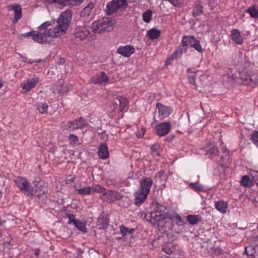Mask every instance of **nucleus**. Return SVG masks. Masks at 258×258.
Wrapping results in <instances>:
<instances>
[{
	"label": "nucleus",
	"mask_w": 258,
	"mask_h": 258,
	"mask_svg": "<svg viewBox=\"0 0 258 258\" xmlns=\"http://www.w3.org/2000/svg\"><path fill=\"white\" fill-rule=\"evenodd\" d=\"M152 184V180L149 177H145L141 180L139 189L134 194L136 205L140 206L145 201Z\"/></svg>",
	"instance_id": "obj_3"
},
{
	"label": "nucleus",
	"mask_w": 258,
	"mask_h": 258,
	"mask_svg": "<svg viewBox=\"0 0 258 258\" xmlns=\"http://www.w3.org/2000/svg\"><path fill=\"white\" fill-rule=\"evenodd\" d=\"M77 194L85 196L92 194L94 192L101 193L104 191V188L100 185L96 184L92 187H85L83 188L76 189Z\"/></svg>",
	"instance_id": "obj_9"
},
{
	"label": "nucleus",
	"mask_w": 258,
	"mask_h": 258,
	"mask_svg": "<svg viewBox=\"0 0 258 258\" xmlns=\"http://www.w3.org/2000/svg\"><path fill=\"white\" fill-rule=\"evenodd\" d=\"M69 128L72 131L78 129H82L84 127L88 125L87 120L82 118L80 117L78 119H75L72 121L68 122Z\"/></svg>",
	"instance_id": "obj_12"
},
{
	"label": "nucleus",
	"mask_w": 258,
	"mask_h": 258,
	"mask_svg": "<svg viewBox=\"0 0 258 258\" xmlns=\"http://www.w3.org/2000/svg\"><path fill=\"white\" fill-rule=\"evenodd\" d=\"M160 146L158 144H155L151 147L152 153L153 155H159L158 151L159 149Z\"/></svg>",
	"instance_id": "obj_45"
},
{
	"label": "nucleus",
	"mask_w": 258,
	"mask_h": 258,
	"mask_svg": "<svg viewBox=\"0 0 258 258\" xmlns=\"http://www.w3.org/2000/svg\"><path fill=\"white\" fill-rule=\"evenodd\" d=\"M90 34L89 28L85 25L77 27L74 31L75 37L81 41L88 38Z\"/></svg>",
	"instance_id": "obj_10"
},
{
	"label": "nucleus",
	"mask_w": 258,
	"mask_h": 258,
	"mask_svg": "<svg viewBox=\"0 0 258 258\" xmlns=\"http://www.w3.org/2000/svg\"><path fill=\"white\" fill-rule=\"evenodd\" d=\"M248 12L251 17L256 18L258 17V9L256 7H252L249 8L246 11Z\"/></svg>",
	"instance_id": "obj_37"
},
{
	"label": "nucleus",
	"mask_w": 258,
	"mask_h": 258,
	"mask_svg": "<svg viewBox=\"0 0 258 258\" xmlns=\"http://www.w3.org/2000/svg\"><path fill=\"white\" fill-rule=\"evenodd\" d=\"M190 187L195 189V190L197 191H201L203 190L202 186L197 183H191L190 184Z\"/></svg>",
	"instance_id": "obj_48"
},
{
	"label": "nucleus",
	"mask_w": 258,
	"mask_h": 258,
	"mask_svg": "<svg viewBox=\"0 0 258 258\" xmlns=\"http://www.w3.org/2000/svg\"><path fill=\"white\" fill-rule=\"evenodd\" d=\"M240 78L243 84L251 88L255 87L257 85L256 74H249L246 71H242L240 73Z\"/></svg>",
	"instance_id": "obj_7"
},
{
	"label": "nucleus",
	"mask_w": 258,
	"mask_h": 258,
	"mask_svg": "<svg viewBox=\"0 0 258 258\" xmlns=\"http://www.w3.org/2000/svg\"><path fill=\"white\" fill-rule=\"evenodd\" d=\"M98 154L99 157L102 159H105L108 157L109 152L106 144L104 143L100 145L98 148Z\"/></svg>",
	"instance_id": "obj_22"
},
{
	"label": "nucleus",
	"mask_w": 258,
	"mask_h": 258,
	"mask_svg": "<svg viewBox=\"0 0 258 258\" xmlns=\"http://www.w3.org/2000/svg\"><path fill=\"white\" fill-rule=\"evenodd\" d=\"M145 132H146V130L145 128L142 127L140 129H139L136 133V135H137V137L138 138L143 137Z\"/></svg>",
	"instance_id": "obj_49"
},
{
	"label": "nucleus",
	"mask_w": 258,
	"mask_h": 258,
	"mask_svg": "<svg viewBox=\"0 0 258 258\" xmlns=\"http://www.w3.org/2000/svg\"><path fill=\"white\" fill-rule=\"evenodd\" d=\"M17 187L26 196L31 197L36 194V190L27 179L23 177L18 176L14 179Z\"/></svg>",
	"instance_id": "obj_5"
},
{
	"label": "nucleus",
	"mask_w": 258,
	"mask_h": 258,
	"mask_svg": "<svg viewBox=\"0 0 258 258\" xmlns=\"http://www.w3.org/2000/svg\"><path fill=\"white\" fill-rule=\"evenodd\" d=\"M94 7V5L93 3H89L88 5L85 7L80 12V16L81 17H85L89 16L92 12L93 8Z\"/></svg>",
	"instance_id": "obj_25"
},
{
	"label": "nucleus",
	"mask_w": 258,
	"mask_h": 258,
	"mask_svg": "<svg viewBox=\"0 0 258 258\" xmlns=\"http://www.w3.org/2000/svg\"><path fill=\"white\" fill-rule=\"evenodd\" d=\"M108 224V222L106 220H104V224L103 225V227H104L105 225H106Z\"/></svg>",
	"instance_id": "obj_55"
},
{
	"label": "nucleus",
	"mask_w": 258,
	"mask_h": 258,
	"mask_svg": "<svg viewBox=\"0 0 258 258\" xmlns=\"http://www.w3.org/2000/svg\"><path fill=\"white\" fill-rule=\"evenodd\" d=\"M156 107L158 109L159 115L162 118L168 116L172 112L170 107L165 106L160 103H157Z\"/></svg>",
	"instance_id": "obj_17"
},
{
	"label": "nucleus",
	"mask_w": 258,
	"mask_h": 258,
	"mask_svg": "<svg viewBox=\"0 0 258 258\" xmlns=\"http://www.w3.org/2000/svg\"><path fill=\"white\" fill-rule=\"evenodd\" d=\"M191 47L194 48L196 50L200 52H202L203 51V49L201 46L200 41L197 39H196L195 42L194 43Z\"/></svg>",
	"instance_id": "obj_44"
},
{
	"label": "nucleus",
	"mask_w": 258,
	"mask_h": 258,
	"mask_svg": "<svg viewBox=\"0 0 258 258\" xmlns=\"http://www.w3.org/2000/svg\"><path fill=\"white\" fill-rule=\"evenodd\" d=\"M114 24V20L109 17H103L93 22L91 25V29L95 33H102L110 31Z\"/></svg>",
	"instance_id": "obj_4"
},
{
	"label": "nucleus",
	"mask_w": 258,
	"mask_h": 258,
	"mask_svg": "<svg viewBox=\"0 0 258 258\" xmlns=\"http://www.w3.org/2000/svg\"><path fill=\"white\" fill-rule=\"evenodd\" d=\"M74 224L75 225L76 227L83 232H86L87 231L85 222L77 220L76 221H74Z\"/></svg>",
	"instance_id": "obj_34"
},
{
	"label": "nucleus",
	"mask_w": 258,
	"mask_h": 258,
	"mask_svg": "<svg viewBox=\"0 0 258 258\" xmlns=\"http://www.w3.org/2000/svg\"><path fill=\"white\" fill-rule=\"evenodd\" d=\"M153 207V209L150 213L151 219L154 220V222L158 226L165 227L168 223V215L170 213L166 212V208L165 206L159 204H155Z\"/></svg>",
	"instance_id": "obj_2"
},
{
	"label": "nucleus",
	"mask_w": 258,
	"mask_h": 258,
	"mask_svg": "<svg viewBox=\"0 0 258 258\" xmlns=\"http://www.w3.org/2000/svg\"><path fill=\"white\" fill-rule=\"evenodd\" d=\"M251 140L256 146H258V132H255L251 135Z\"/></svg>",
	"instance_id": "obj_47"
},
{
	"label": "nucleus",
	"mask_w": 258,
	"mask_h": 258,
	"mask_svg": "<svg viewBox=\"0 0 258 258\" xmlns=\"http://www.w3.org/2000/svg\"><path fill=\"white\" fill-rule=\"evenodd\" d=\"M40 250L39 249H36L35 250L34 254L36 256H38L40 254Z\"/></svg>",
	"instance_id": "obj_53"
},
{
	"label": "nucleus",
	"mask_w": 258,
	"mask_h": 258,
	"mask_svg": "<svg viewBox=\"0 0 258 258\" xmlns=\"http://www.w3.org/2000/svg\"><path fill=\"white\" fill-rule=\"evenodd\" d=\"M10 10L15 12L14 19L17 22L22 16L21 7L19 5H13L11 6Z\"/></svg>",
	"instance_id": "obj_29"
},
{
	"label": "nucleus",
	"mask_w": 258,
	"mask_h": 258,
	"mask_svg": "<svg viewBox=\"0 0 258 258\" xmlns=\"http://www.w3.org/2000/svg\"><path fill=\"white\" fill-rule=\"evenodd\" d=\"M218 153V148L214 146H213L211 148H210L208 151V154L211 155L212 156H215L216 155H217Z\"/></svg>",
	"instance_id": "obj_42"
},
{
	"label": "nucleus",
	"mask_w": 258,
	"mask_h": 258,
	"mask_svg": "<svg viewBox=\"0 0 258 258\" xmlns=\"http://www.w3.org/2000/svg\"><path fill=\"white\" fill-rule=\"evenodd\" d=\"M83 0H66V5L77 6L80 5Z\"/></svg>",
	"instance_id": "obj_41"
},
{
	"label": "nucleus",
	"mask_w": 258,
	"mask_h": 258,
	"mask_svg": "<svg viewBox=\"0 0 258 258\" xmlns=\"http://www.w3.org/2000/svg\"><path fill=\"white\" fill-rule=\"evenodd\" d=\"M120 233L122 234L123 236H124L127 234V233H132L134 229H130L125 226L121 225L120 226Z\"/></svg>",
	"instance_id": "obj_40"
},
{
	"label": "nucleus",
	"mask_w": 258,
	"mask_h": 258,
	"mask_svg": "<svg viewBox=\"0 0 258 258\" xmlns=\"http://www.w3.org/2000/svg\"><path fill=\"white\" fill-rule=\"evenodd\" d=\"M48 108V105L45 102L38 103L37 104V109L42 114L47 113Z\"/></svg>",
	"instance_id": "obj_33"
},
{
	"label": "nucleus",
	"mask_w": 258,
	"mask_h": 258,
	"mask_svg": "<svg viewBox=\"0 0 258 258\" xmlns=\"http://www.w3.org/2000/svg\"><path fill=\"white\" fill-rule=\"evenodd\" d=\"M230 37L232 41L238 45H241L243 43V39L238 29H233L231 31Z\"/></svg>",
	"instance_id": "obj_19"
},
{
	"label": "nucleus",
	"mask_w": 258,
	"mask_h": 258,
	"mask_svg": "<svg viewBox=\"0 0 258 258\" xmlns=\"http://www.w3.org/2000/svg\"><path fill=\"white\" fill-rule=\"evenodd\" d=\"M100 199L104 202L111 203L119 200L121 198L120 195L116 191L106 190L101 192Z\"/></svg>",
	"instance_id": "obj_8"
},
{
	"label": "nucleus",
	"mask_w": 258,
	"mask_h": 258,
	"mask_svg": "<svg viewBox=\"0 0 258 258\" xmlns=\"http://www.w3.org/2000/svg\"><path fill=\"white\" fill-rule=\"evenodd\" d=\"M161 35V31L156 29L153 28L149 30L146 36L150 40H154L158 38Z\"/></svg>",
	"instance_id": "obj_26"
},
{
	"label": "nucleus",
	"mask_w": 258,
	"mask_h": 258,
	"mask_svg": "<svg viewBox=\"0 0 258 258\" xmlns=\"http://www.w3.org/2000/svg\"><path fill=\"white\" fill-rule=\"evenodd\" d=\"M2 222L0 220V237L2 236Z\"/></svg>",
	"instance_id": "obj_54"
},
{
	"label": "nucleus",
	"mask_w": 258,
	"mask_h": 258,
	"mask_svg": "<svg viewBox=\"0 0 258 258\" xmlns=\"http://www.w3.org/2000/svg\"><path fill=\"white\" fill-rule=\"evenodd\" d=\"M187 220L188 222L192 225L197 224L201 221V217L199 215H188Z\"/></svg>",
	"instance_id": "obj_31"
},
{
	"label": "nucleus",
	"mask_w": 258,
	"mask_h": 258,
	"mask_svg": "<svg viewBox=\"0 0 258 258\" xmlns=\"http://www.w3.org/2000/svg\"><path fill=\"white\" fill-rule=\"evenodd\" d=\"M127 5V2L125 0H112L107 4L106 14L107 15H111L114 13L118 9L126 7Z\"/></svg>",
	"instance_id": "obj_6"
},
{
	"label": "nucleus",
	"mask_w": 258,
	"mask_h": 258,
	"mask_svg": "<svg viewBox=\"0 0 258 258\" xmlns=\"http://www.w3.org/2000/svg\"><path fill=\"white\" fill-rule=\"evenodd\" d=\"M40 82V79L37 76H34L31 79H29L21 84V87L26 92L30 91L31 89L34 88L36 85Z\"/></svg>",
	"instance_id": "obj_11"
},
{
	"label": "nucleus",
	"mask_w": 258,
	"mask_h": 258,
	"mask_svg": "<svg viewBox=\"0 0 258 258\" xmlns=\"http://www.w3.org/2000/svg\"><path fill=\"white\" fill-rule=\"evenodd\" d=\"M167 1L169 2L173 6L176 7H180L182 3V0H167Z\"/></svg>",
	"instance_id": "obj_46"
},
{
	"label": "nucleus",
	"mask_w": 258,
	"mask_h": 258,
	"mask_svg": "<svg viewBox=\"0 0 258 258\" xmlns=\"http://www.w3.org/2000/svg\"><path fill=\"white\" fill-rule=\"evenodd\" d=\"M50 3H58L60 5L66 6V0H46Z\"/></svg>",
	"instance_id": "obj_50"
},
{
	"label": "nucleus",
	"mask_w": 258,
	"mask_h": 258,
	"mask_svg": "<svg viewBox=\"0 0 258 258\" xmlns=\"http://www.w3.org/2000/svg\"><path fill=\"white\" fill-rule=\"evenodd\" d=\"M36 190V194L34 196H37L39 199L43 200L47 198V193L48 189L47 187H43L42 188H38L37 186H34Z\"/></svg>",
	"instance_id": "obj_23"
},
{
	"label": "nucleus",
	"mask_w": 258,
	"mask_h": 258,
	"mask_svg": "<svg viewBox=\"0 0 258 258\" xmlns=\"http://www.w3.org/2000/svg\"><path fill=\"white\" fill-rule=\"evenodd\" d=\"M196 38L192 36H184L182 39V44L186 47L190 46L191 47L195 42Z\"/></svg>",
	"instance_id": "obj_27"
},
{
	"label": "nucleus",
	"mask_w": 258,
	"mask_h": 258,
	"mask_svg": "<svg viewBox=\"0 0 258 258\" xmlns=\"http://www.w3.org/2000/svg\"><path fill=\"white\" fill-rule=\"evenodd\" d=\"M168 223L170 221L175 223L178 226H182L184 222L182 218L176 213H170L168 215Z\"/></svg>",
	"instance_id": "obj_21"
},
{
	"label": "nucleus",
	"mask_w": 258,
	"mask_h": 258,
	"mask_svg": "<svg viewBox=\"0 0 258 258\" xmlns=\"http://www.w3.org/2000/svg\"><path fill=\"white\" fill-rule=\"evenodd\" d=\"M245 252L248 256V258H254V254L256 253L255 248L249 245L246 246L245 248Z\"/></svg>",
	"instance_id": "obj_32"
},
{
	"label": "nucleus",
	"mask_w": 258,
	"mask_h": 258,
	"mask_svg": "<svg viewBox=\"0 0 258 258\" xmlns=\"http://www.w3.org/2000/svg\"><path fill=\"white\" fill-rule=\"evenodd\" d=\"M117 52L121 56L128 57L135 52V49L132 45L121 46L118 47Z\"/></svg>",
	"instance_id": "obj_15"
},
{
	"label": "nucleus",
	"mask_w": 258,
	"mask_h": 258,
	"mask_svg": "<svg viewBox=\"0 0 258 258\" xmlns=\"http://www.w3.org/2000/svg\"><path fill=\"white\" fill-rule=\"evenodd\" d=\"M116 99L119 102V109L121 111L124 110L127 105V100L125 97L122 96H118L116 97Z\"/></svg>",
	"instance_id": "obj_30"
},
{
	"label": "nucleus",
	"mask_w": 258,
	"mask_h": 258,
	"mask_svg": "<svg viewBox=\"0 0 258 258\" xmlns=\"http://www.w3.org/2000/svg\"><path fill=\"white\" fill-rule=\"evenodd\" d=\"M250 177L248 175L243 176L240 180L241 185L246 187H250L253 185L257 179L252 173H250Z\"/></svg>",
	"instance_id": "obj_16"
},
{
	"label": "nucleus",
	"mask_w": 258,
	"mask_h": 258,
	"mask_svg": "<svg viewBox=\"0 0 258 258\" xmlns=\"http://www.w3.org/2000/svg\"><path fill=\"white\" fill-rule=\"evenodd\" d=\"M52 89L54 94L61 95L68 91L66 87L63 86V82L61 81L54 84Z\"/></svg>",
	"instance_id": "obj_20"
},
{
	"label": "nucleus",
	"mask_w": 258,
	"mask_h": 258,
	"mask_svg": "<svg viewBox=\"0 0 258 258\" xmlns=\"http://www.w3.org/2000/svg\"><path fill=\"white\" fill-rule=\"evenodd\" d=\"M91 81L94 84H106L108 83L109 78L104 72H101L92 77Z\"/></svg>",
	"instance_id": "obj_14"
},
{
	"label": "nucleus",
	"mask_w": 258,
	"mask_h": 258,
	"mask_svg": "<svg viewBox=\"0 0 258 258\" xmlns=\"http://www.w3.org/2000/svg\"><path fill=\"white\" fill-rule=\"evenodd\" d=\"M71 18V11L66 10L61 14L56 22H45L38 28V32H30L26 35L32 36L33 40L38 43H49L50 41L48 38H57L67 33Z\"/></svg>",
	"instance_id": "obj_1"
},
{
	"label": "nucleus",
	"mask_w": 258,
	"mask_h": 258,
	"mask_svg": "<svg viewBox=\"0 0 258 258\" xmlns=\"http://www.w3.org/2000/svg\"><path fill=\"white\" fill-rule=\"evenodd\" d=\"M173 249V245L171 243H166L162 247V250L168 254H171Z\"/></svg>",
	"instance_id": "obj_36"
},
{
	"label": "nucleus",
	"mask_w": 258,
	"mask_h": 258,
	"mask_svg": "<svg viewBox=\"0 0 258 258\" xmlns=\"http://www.w3.org/2000/svg\"><path fill=\"white\" fill-rule=\"evenodd\" d=\"M68 140L70 144L73 145L77 144L79 142L78 137L74 134H70L68 137Z\"/></svg>",
	"instance_id": "obj_39"
},
{
	"label": "nucleus",
	"mask_w": 258,
	"mask_h": 258,
	"mask_svg": "<svg viewBox=\"0 0 258 258\" xmlns=\"http://www.w3.org/2000/svg\"><path fill=\"white\" fill-rule=\"evenodd\" d=\"M213 251L217 254H221L222 253V250L219 247L214 248Z\"/></svg>",
	"instance_id": "obj_52"
},
{
	"label": "nucleus",
	"mask_w": 258,
	"mask_h": 258,
	"mask_svg": "<svg viewBox=\"0 0 258 258\" xmlns=\"http://www.w3.org/2000/svg\"><path fill=\"white\" fill-rule=\"evenodd\" d=\"M203 6L201 3L196 5L193 11V16L196 17L203 13Z\"/></svg>",
	"instance_id": "obj_35"
},
{
	"label": "nucleus",
	"mask_w": 258,
	"mask_h": 258,
	"mask_svg": "<svg viewBox=\"0 0 258 258\" xmlns=\"http://www.w3.org/2000/svg\"><path fill=\"white\" fill-rule=\"evenodd\" d=\"M155 130L158 136H164L171 131V126L169 122H162L156 125Z\"/></svg>",
	"instance_id": "obj_13"
},
{
	"label": "nucleus",
	"mask_w": 258,
	"mask_h": 258,
	"mask_svg": "<svg viewBox=\"0 0 258 258\" xmlns=\"http://www.w3.org/2000/svg\"><path fill=\"white\" fill-rule=\"evenodd\" d=\"M103 220H104V219L103 218L102 219H100L99 220V222L102 223V221H103Z\"/></svg>",
	"instance_id": "obj_56"
},
{
	"label": "nucleus",
	"mask_w": 258,
	"mask_h": 258,
	"mask_svg": "<svg viewBox=\"0 0 258 258\" xmlns=\"http://www.w3.org/2000/svg\"><path fill=\"white\" fill-rule=\"evenodd\" d=\"M156 177L159 178L161 180H166L167 177L165 175V171L164 170H160L156 174Z\"/></svg>",
	"instance_id": "obj_43"
},
{
	"label": "nucleus",
	"mask_w": 258,
	"mask_h": 258,
	"mask_svg": "<svg viewBox=\"0 0 258 258\" xmlns=\"http://www.w3.org/2000/svg\"><path fill=\"white\" fill-rule=\"evenodd\" d=\"M68 218L69 223H73V224H74V221L77 220L76 219H75V216L73 214H69L68 215Z\"/></svg>",
	"instance_id": "obj_51"
},
{
	"label": "nucleus",
	"mask_w": 258,
	"mask_h": 258,
	"mask_svg": "<svg viewBox=\"0 0 258 258\" xmlns=\"http://www.w3.org/2000/svg\"><path fill=\"white\" fill-rule=\"evenodd\" d=\"M215 208L221 213L224 214L228 208V203L223 200L216 202L215 204Z\"/></svg>",
	"instance_id": "obj_24"
},
{
	"label": "nucleus",
	"mask_w": 258,
	"mask_h": 258,
	"mask_svg": "<svg viewBox=\"0 0 258 258\" xmlns=\"http://www.w3.org/2000/svg\"><path fill=\"white\" fill-rule=\"evenodd\" d=\"M198 72L199 71L198 70L194 71L191 69H188L187 70V73L189 74V75L188 76V81L190 84H192L195 85L196 87H197L195 82V79L196 77V74L197 72Z\"/></svg>",
	"instance_id": "obj_28"
},
{
	"label": "nucleus",
	"mask_w": 258,
	"mask_h": 258,
	"mask_svg": "<svg viewBox=\"0 0 258 258\" xmlns=\"http://www.w3.org/2000/svg\"><path fill=\"white\" fill-rule=\"evenodd\" d=\"M152 16V12L150 10H148L143 14V20L146 23H149L150 21Z\"/></svg>",
	"instance_id": "obj_38"
},
{
	"label": "nucleus",
	"mask_w": 258,
	"mask_h": 258,
	"mask_svg": "<svg viewBox=\"0 0 258 258\" xmlns=\"http://www.w3.org/2000/svg\"><path fill=\"white\" fill-rule=\"evenodd\" d=\"M186 51V46H184L182 44V45H179L177 49L175 51V52L171 55L170 57H169L167 60V62L170 63L171 61H173L174 59H176L177 57L180 56L183 52H185Z\"/></svg>",
	"instance_id": "obj_18"
}]
</instances>
